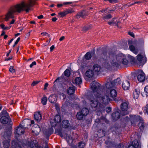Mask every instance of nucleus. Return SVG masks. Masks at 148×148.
<instances>
[{
  "mask_svg": "<svg viewBox=\"0 0 148 148\" xmlns=\"http://www.w3.org/2000/svg\"><path fill=\"white\" fill-rule=\"evenodd\" d=\"M90 86L95 96V98H92L90 99V100L91 106L95 108L93 110H95L96 108L101 107L100 103L97 101L98 100H100L101 103L104 104L107 103L110 101V98L108 95H106V92L104 95L101 97V85L99 83L95 81H93L90 84Z\"/></svg>",
  "mask_w": 148,
  "mask_h": 148,
  "instance_id": "1",
  "label": "nucleus"
},
{
  "mask_svg": "<svg viewBox=\"0 0 148 148\" xmlns=\"http://www.w3.org/2000/svg\"><path fill=\"white\" fill-rule=\"evenodd\" d=\"M35 2V0H29L27 3L23 1L10 8V19H12L10 24H13L14 23L15 20L13 18L15 13L20 12L23 11H25L26 12H29L31 10V7L34 5Z\"/></svg>",
  "mask_w": 148,
  "mask_h": 148,
  "instance_id": "2",
  "label": "nucleus"
},
{
  "mask_svg": "<svg viewBox=\"0 0 148 148\" xmlns=\"http://www.w3.org/2000/svg\"><path fill=\"white\" fill-rule=\"evenodd\" d=\"M128 57H130L132 60L134 58L133 57L130 55H128ZM127 57L122 53L116 56H114L110 62L105 63V66L106 68L109 69L114 66H117L121 64L125 65H127L129 62L128 60H127Z\"/></svg>",
  "mask_w": 148,
  "mask_h": 148,
  "instance_id": "3",
  "label": "nucleus"
},
{
  "mask_svg": "<svg viewBox=\"0 0 148 148\" xmlns=\"http://www.w3.org/2000/svg\"><path fill=\"white\" fill-rule=\"evenodd\" d=\"M124 121L126 123L130 121L132 124L134 123L135 122L138 121L139 122L138 124L139 127L141 130H142L143 128V118L139 116L131 115L129 117L126 116L124 119Z\"/></svg>",
  "mask_w": 148,
  "mask_h": 148,
  "instance_id": "4",
  "label": "nucleus"
},
{
  "mask_svg": "<svg viewBox=\"0 0 148 148\" xmlns=\"http://www.w3.org/2000/svg\"><path fill=\"white\" fill-rule=\"evenodd\" d=\"M9 127L7 125L5 127L3 141L4 148H9Z\"/></svg>",
  "mask_w": 148,
  "mask_h": 148,
  "instance_id": "5",
  "label": "nucleus"
},
{
  "mask_svg": "<svg viewBox=\"0 0 148 148\" xmlns=\"http://www.w3.org/2000/svg\"><path fill=\"white\" fill-rule=\"evenodd\" d=\"M137 58L139 65H143L146 62L147 59L144 52L138 54L137 56Z\"/></svg>",
  "mask_w": 148,
  "mask_h": 148,
  "instance_id": "6",
  "label": "nucleus"
},
{
  "mask_svg": "<svg viewBox=\"0 0 148 148\" xmlns=\"http://www.w3.org/2000/svg\"><path fill=\"white\" fill-rule=\"evenodd\" d=\"M137 75V79L138 80L142 82H144L145 79V75L144 72L142 70L138 71L136 73Z\"/></svg>",
  "mask_w": 148,
  "mask_h": 148,
  "instance_id": "7",
  "label": "nucleus"
},
{
  "mask_svg": "<svg viewBox=\"0 0 148 148\" xmlns=\"http://www.w3.org/2000/svg\"><path fill=\"white\" fill-rule=\"evenodd\" d=\"M61 121V118L60 115H56L54 119H51L50 123L52 127H54L56 126L57 123H60Z\"/></svg>",
  "mask_w": 148,
  "mask_h": 148,
  "instance_id": "8",
  "label": "nucleus"
},
{
  "mask_svg": "<svg viewBox=\"0 0 148 148\" xmlns=\"http://www.w3.org/2000/svg\"><path fill=\"white\" fill-rule=\"evenodd\" d=\"M106 95H108L110 98H114L116 97L117 94L116 90L113 88L110 89L109 90H106Z\"/></svg>",
  "mask_w": 148,
  "mask_h": 148,
  "instance_id": "9",
  "label": "nucleus"
},
{
  "mask_svg": "<svg viewBox=\"0 0 148 148\" xmlns=\"http://www.w3.org/2000/svg\"><path fill=\"white\" fill-rule=\"evenodd\" d=\"M24 126L20 125L16 129L15 133L16 135L20 136L24 134Z\"/></svg>",
  "mask_w": 148,
  "mask_h": 148,
  "instance_id": "10",
  "label": "nucleus"
},
{
  "mask_svg": "<svg viewBox=\"0 0 148 148\" xmlns=\"http://www.w3.org/2000/svg\"><path fill=\"white\" fill-rule=\"evenodd\" d=\"M121 109L123 112H124V115L128 113L127 110L128 108V104L127 103L123 102L121 103Z\"/></svg>",
  "mask_w": 148,
  "mask_h": 148,
  "instance_id": "11",
  "label": "nucleus"
},
{
  "mask_svg": "<svg viewBox=\"0 0 148 148\" xmlns=\"http://www.w3.org/2000/svg\"><path fill=\"white\" fill-rule=\"evenodd\" d=\"M94 73L96 74L100 73L101 72V68L100 66L97 64H95L92 67Z\"/></svg>",
  "mask_w": 148,
  "mask_h": 148,
  "instance_id": "12",
  "label": "nucleus"
},
{
  "mask_svg": "<svg viewBox=\"0 0 148 148\" xmlns=\"http://www.w3.org/2000/svg\"><path fill=\"white\" fill-rule=\"evenodd\" d=\"M120 110H118L116 112H114L112 115V117L113 119L115 120H116L119 119L121 115H123V114H122L121 113L120 114L119 112Z\"/></svg>",
  "mask_w": 148,
  "mask_h": 148,
  "instance_id": "13",
  "label": "nucleus"
},
{
  "mask_svg": "<svg viewBox=\"0 0 148 148\" xmlns=\"http://www.w3.org/2000/svg\"><path fill=\"white\" fill-rule=\"evenodd\" d=\"M128 148H141V146L137 140H134L132 142V145H129Z\"/></svg>",
  "mask_w": 148,
  "mask_h": 148,
  "instance_id": "14",
  "label": "nucleus"
},
{
  "mask_svg": "<svg viewBox=\"0 0 148 148\" xmlns=\"http://www.w3.org/2000/svg\"><path fill=\"white\" fill-rule=\"evenodd\" d=\"M130 84L128 81L125 80L123 82L122 87L124 90H128L130 88Z\"/></svg>",
  "mask_w": 148,
  "mask_h": 148,
  "instance_id": "15",
  "label": "nucleus"
},
{
  "mask_svg": "<svg viewBox=\"0 0 148 148\" xmlns=\"http://www.w3.org/2000/svg\"><path fill=\"white\" fill-rule=\"evenodd\" d=\"M9 121V116L5 118H0L1 123L3 124H6L8 123Z\"/></svg>",
  "mask_w": 148,
  "mask_h": 148,
  "instance_id": "16",
  "label": "nucleus"
},
{
  "mask_svg": "<svg viewBox=\"0 0 148 148\" xmlns=\"http://www.w3.org/2000/svg\"><path fill=\"white\" fill-rule=\"evenodd\" d=\"M9 116V113L5 109L3 110L0 113L1 118H5V117Z\"/></svg>",
  "mask_w": 148,
  "mask_h": 148,
  "instance_id": "17",
  "label": "nucleus"
},
{
  "mask_svg": "<svg viewBox=\"0 0 148 148\" xmlns=\"http://www.w3.org/2000/svg\"><path fill=\"white\" fill-rule=\"evenodd\" d=\"M85 75L88 78H91L94 75V72L92 70H88L86 72Z\"/></svg>",
  "mask_w": 148,
  "mask_h": 148,
  "instance_id": "18",
  "label": "nucleus"
},
{
  "mask_svg": "<svg viewBox=\"0 0 148 148\" xmlns=\"http://www.w3.org/2000/svg\"><path fill=\"white\" fill-rule=\"evenodd\" d=\"M140 90L138 89H136L134 91L133 95V98L135 99H137L140 94Z\"/></svg>",
  "mask_w": 148,
  "mask_h": 148,
  "instance_id": "19",
  "label": "nucleus"
},
{
  "mask_svg": "<svg viewBox=\"0 0 148 148\" xmlns=\"http://www.w3.org/2000/svg\"><path fill=\"white\" fill-rule=\"evenodd\" d=\"M129 48L130 50L134 53L135 54H137V53L138 51V49L134 45H129Z\"/></svg>",
  "mask_w": 148,
  "mask_h": 148,
  "instance_id": "20",
  "label": "nucleus"
},
{
  "mask_svg": "<svg viewBox=\"0 0 148 148\" xmlns=\"http://www.w3.org/2000/svg\"><path fill=\"white\" fill-rule=\"evenodd\" d=\"M70 124L69 121L67 120L63 121L62 123V127L66 128L68 127L69 126Z\"/></svg>",
  "mask_w": 148,
  "mask_h": 148,
  "instance_id": "21",
  "label": "nucleus"
},
{
  "mask_svg": "<svg viewBox=\"0 0 148 148\" xmlns=\"http://www.w3.org/2000/svg\"><path fill=\"white\" fill-rule=\"evenodd\" d=\"M49 101L51 103H55L56 102V99L55 95H51L49 97Z\"/></svg>",
  "mask_w": 148,
  "mask_h": 148,
  "instance_id": "22",
  "label": "nucleus"
},
{
  "mask_svg": "<svg viewBox=\"0 0 148 148\" xmlns=\"http://www.w3.org/2000/svg\"><path fill=\"white\" fill-rule=\"evenodd\" d=\"M85 144L83 142H80L79 143L78 146L76 147L75 146L71 145V147L73 148H84L85 146Z\"/></svg>",
  "mask_w": 148,
  "mask_h": 148,
  "instance_id": "23",
  "label": "nucleus"
},
{
  "mask_svg": "<svg viewBox=\"0 0 148 148\" xmlns=\"http://www.w3.org/2000/svg\"><path fill=\"white\" fill-rule=\"evenodd\" d=\"M35 129L33 131V132L36 135H38L40 131V129L39 126L37 125H35Z\"/></svg>",
  "mask_w": 148,
  "mask_h": 148,
  "instance_id": "24",
  "label": "nucleus"
},
{
  "mask_svg": "<svg viewBox=\"0 0 148 148\" xmlns=\"http://www.w3.org/2000/svg\"><path fill=\"white\" fill-rule=\"evenodd\" d=\"M75 90V88L73 86H70L68 89L67 93L70 95L73 94L74 93Z\"/></svg>",
  "mask_w": 148,
  "mask_h": 148,
  "instance_id": "25",
  "label": "nucleus"
},
{
  "mask_svg": "<svg viewBox=\"0 0 148 148\" xmlns=\"http://www.w3.org/2000/svg\"><path fill=\"white\" fill-rule=\"evenodd\" d=\"M53 130L52 127H51L47 130L44 132V134L47 136H49L53 133Z\"/></svg>",
  "mask_w": 148,
  "mask_h": 148,
  "instance_id": "26",
  "label": "nucleus"
},
{
  "mask_svg": "<svg viewBox=\"0 0 148 148\" xmlns=\"http://www.w3.org/2000/svg\"><path fill=\"white\" fill-rule=\"evenodd\" d=\"M35 119L37 121H40L42 118L41 116L40 113L39 112L36 113L34 114Z\"/></svg>",
  "mask_w": 148,
  "mask_h": 148,
  "instance_id": "27",
  "label": "nucleus"
},
{
  "mask_svg": "<svg viewBox=\"0 0 148 148\" xmlns=\"http://www.w3.org/2000/svg\"><path fill=\"white\" fill-rule=\"evenodd\" d=\"M114 85L111 82H108L106 84V86L107 89L106 90H109L110 89H113Z\"/></svg>",
  "mask_w": 148,
  "mask_h": 148,
  "instance_id": "28",
  "label": "nucleus"
},
{
  "mask_svg": "<svg viewBox=\"0 0 148 148\" xmlns=\"http://www.w3.org/2000/svg\"><path fill=\"white\" fill-rule=\"evenodd\" d=\"M86 15V12L84 11H83L77 15L76 17L77 18H79L80 17L83 18Z\"/></svg>",
  "mask_w": 148,
  "mask_h": 148,
  "instance_id": "29",
  "label": "nucleus"
},
{
  "mask_svg": "<svg viewBox=\"0 0 148 148\" xmlns=\"http://www.w3.org/2000/svg\"><path fill=\"white\" fill-rule=\"evenodd\" d=\"M143 97H147L148 96V86H146L144 88V91L141 93Z\"/></svg>",
  "mask_w": 148,
  "mask_h": 148,
  "instance_id": "30",
  "label": "nucleus"
},
{
  "mask_svg": "<svg viewBox=\"0 0 148 148\" xmlns=\"http://www.w3.org/2000/svg\"><path fill=\"white\" fill-rule=\"evenodd\" d=\"M64 136L66 137V141L69 144H71L72 143L73 140L71 137L69 135L67 136V135L66 136L64 135Z\"/></svg>",
  "mask_w": 148,
  "mask_h": 148,
  "instance_id": "31",
  "label": "nucleus"
},
{
  "mask_svg": "<svg viewBox=\"0 0 148 148\" xmlns=\"http://www.w3.org/2000/svg\"><path fill=\"white\" fill-rule=\"evenodd\" d=\"M82 83V79L81 77H76L75 80V84L76 85Z\"/></svg>",
  "mask_w": 148,
  "mask_h": 148,
  "instance_id": "32",
  "label": "nucleus"
},
{
  "mask_svg": "<svg viewBox=\"0 0 148 148\" xmlns=\"http://www.w3.org/2000/svg\"><path fill=\"white\" fill-rule=\"evenodd\" d=\"M88 110L86 108H83L82 110L81 113L84 116L86 115L88 113Z\"/></svg>",
  "mask_w": 148,
  "mask_h": 148,
  "instance_id": "33",
  "label": "nucleus"
},
{
  "mask_svg": "<svg viewBox=\"0 0 148 148\" xmlns=\"http://www.w3.org/2000/svg\"><path fill=\"white\" fill-rule=\"evenodd\" d=\"M91 54L90 53L88 52L85 55L84 58L83 59H86V60H89L91 58Z\"/></svg>",
  "mask_w": 148,
  "mask_h": 148,
  "instance_id": "34",
  "label": "nucleus"
},
{
  "mask_svg": "<svg viewBox=\"0 0 148 148\" xmlns=\"http://www.w3.org/2000/svg\"><path fill=\"white\" fill-rule=\"evenodd\" d=\"M119 23V21H117V20L115 18L112 19L111 21L109 22L108 23L109 25H112L114 24H116L117 25Z\"/></svg>",
  "mask_w": 148,
  "mask_h": 148,
  "instance_id": "35",
  "label": "nucleus"
},
{
  "mask_svg": "<svg viewBox=\"0 0 148 148\" xmlns=\"http://www.w3.org/2000/svg\"><path fill=\"white\" fill-rule=\"evenodd\" d=\"M83 116L81 112H79L77 113L76 117L78 119L80 120L82 119Z\"/></svg>",
  "mask_w": 148,
  "mask_h": 148,
  "instance_id": "36",
  "label": "nucleus"
},
{
  "mask_svg": "<svg viewBox=\"0 0 148 148\" xmlns=\"http://www.w3.org/2000/svg\"><path fill=\"white\" fill-rule=\"evenodd\" d=\"M114 84L115 85H118L121 83V81L119 78H118L114 81Z\"/></svg>",
  "mask_w": 148,
  "mask_h": 148,
  "instance_id": "37",
  "label": "nucleus"
},
{
  "mask_svg": "<svg viewBox=\"0 0 148 148\" xmlns=\"http://www.w3.org/2000/svg\"><path fill=\"white\" fill-rule=\"evenodd\" d=\"M47 98L45 97H43L42 98L41 100L42 103L43 105H45L47 104Z\"/></svg>",
  "mask_w": 148,
  "mask_h": 148,
  "instance_id": "38",
  "label": "nucleus"
},
{
  "mask_svg": "<svg viewBox=\"0 0 148 148\" xmlns=\"http://www.w3.org/2000/svg\"><path fill=\"white\" fill-rule=\"evenodd\" d=\"M58 14L60 16V17H63L67 14L66 11L59 12Z\"/></svg>",
  "mask_w": 148,
  "mask_h": 148,
  "instance_id": "39",
  "label": "nucleus"
},
{
  "mask_svg": "<svg viewBox=\"0 0 148 148\" xmlns=\"http://www.w3.org/2000/svg\"><path fill=\"white\" fill-rule=\"evenodd\" d=\"M64 74L65 75L68 77L70 75V71L69 70L66 69L64 72Z\"/></svg>",
  "mask_w": 148,
  "mask_h": 148,
  "instance_id": "40",
  "label": "nucleus"
},
{
  "mask_svg": "<svg viewBox=\"0 0 148 148\" xmlns=\"http://www.w3.org/2000/svg\"><path fill=\"white\" fill-rule=\"evenodd\" d=\"M55 133L59 135L61 137H63V135L61 131L59 130H56Z\"/></svg>",
  "mask_w": 148,
  "mask_h": 148,
  "instance_id": "41",
  "label": "nucleus"
},
{
  "mask_svg": "<svg viewBox=\"0 0 148 148\" xmlns=\"http://www.w3.org/2000/svg\"><path fill=\"white\" fill-rule=\"evenodd\" d=\"M15 70L14 69L13 66H11L10 67V72H11L12 73H15Z\"/></svg>",
  "mask_w": 148,
  "mask_h": 148,
  "instance_id": "42",
  "label": "nucleus"
},
{
  "mask_svg": "<svg viewBox=\"0 0 148 148\" xmlns=\"http://www.w3.org/2000/svg\"><path fill=\"white\" fill-rule=\"evenodd\" d=\"M143 110L144 112L147 113L148 115V105L144 108Z\"/></svg>",
  "mask_w": 148,
  "mask_h": 148,
  "instance_id": "43",
  "label": "nucleus"
},
{
  "mask_svg": "<svg viewBox=\"0 0 148 148\" xmlns=\"http://www.w3.org/2000/svg\"><path fill=\"white\" fill-rule=\"evenodd\" d=\"M9 18V11H8L7 14L5 15V19L6 21H8Z\"/></svg>",
  "mask_w": 148,
  "mask_h": 148,
  "instance_id": "44",
  "label": "nucleus"
},
{
  "mask_svg": "<svg viewBox=\"0 0 148 148\" xmlns=\"http://www.w3.org/2000/svg\"><path fill=\"white\" fill-rule=\"evenodd\" d=\"M60 97L61 99L62 98L63 99H64L66 97V96L63 93H61L60 95Z\"/></svg>",
  "mask_w": 148,
  "mask_h": 148,
  "instance_id": "45",
  "label": "nucleus"
},
{
  "mask_svg": "<svg viewBox=\"0 0 148 148\" xmlns=\"http://www.w3.org/2000/svg\"><path fill=\"white\" fill-rule=\"evenodd\" d=\"M111 17V15L110 14H109L106 16H104L103 17V18L105 19H108L110 18Z\"/></svg>",
  "mask_w": 148,
  "mask_h": 148,
  "instance_id": "46",
  "label": "nucleus"
},
{
  "mask_svg": "<svg viewBox=\"0 0 148 148\" xmlns=\"http://www.w3.org/2000/svg\"><path fill=\"white\" fill-rule=\"evenodd\" d=\"M34 146L33 144L32 143V144L30 145V147L31 148H37L38 146L37 144L36 143L34 144Z\"/></svg>",
  "mask_w": 148,
  "mask_h": 148,
  "instance_id": "47",
  "label": "nucleus"
},
{
  "mask_svg": "<svg viewBox=\"0 0 148 148\" xmlns=\"http://www.w3.org/2000/svg\"><path fill=\"white\" fill-rule=\"evenodd\" d=\"M67 14L69 13H71L73 12V11L72 9H69L66 10Z\"/></svg>",
  "mask_w": 148,
  "mask_h": 148,
  "instance_id": "48",
  "label": "nucleus"
},
{
  "mask_svg": "<svg viewBox=\"0 0 148 148\" xmlns=\"http://www.w3.org/2000/svg\"><path fill=\"white\" fill-rule=\"evenodd\" d=\"M111 110V108L110 107H108L106 108V112L108 113L110 112Z\"/></svg>",
  "mask_w": 148,
  "mask_h": 148,
  "instance_id": "49",
  "label": "nucleus"
},
{
  "mask_svg": "<svg viewBox=\"0 0 148 148\" xmlns=\"http://www.w3.org/2000/svg\"><path fill=\"white\" fill-rule=\"evenodd\" d=\"M90 28V26H89L87 27V26H85L83 28V30L84 31H86L89 28Z\"/></svg>",
  "mask_w": 148,
  "mask_h": 148,
  "instance_id": "50",
  "label": "nucleus"
},
{
  "mask_svg": "<svg viewBox=\"0 0 148 148\" xmlns=\"http://www.w3.org/2000/svg\"><path fill=\"white\" fill-rule=\"evenodd\" d=\"M39 82L38 81H34L33 83L32 84V86H34L36 85V84H38Z\"/></svg>",
  "mask_w": 148,
  "mask_h": 148,
  "instance_id": "51",
  "label": "nucleus"
},
{
  "mask_svg": "<svg viewBox=\"0 0 148 148\" xmlns=\"http://www.w3.org/2000/svg\"><path fill=\"white\" fill-rule=\"evenodd\" d=\"M36 65V62L35 61L33 62L30 65V67L32 68L34 65Z\"/></svg>",
  "mask_w": 148,
  "mask_h": 148,
  "instance_id": "52",
  "label": "nucleus"
},
{
  "mask_svg": "<svg viewBox=\"0 0 148 148\" xmlns=\"http://www.w3.org/2000/svg\"><path fill=\"white\" fill-rule=\"evenodd\" d=\"M102 56L104 57V58H105L107 56V53L106 52H103L102 54Z\"/></svg>",
  "mask_w": 148,
  "mask_h": 148,
  "instance_id": "53",
  "label": "nucleus"
},
{
  "mask_svg": "<svg viewBox=\"0 0 148 148\" xmlns=\"http://www.w3.org/2000/svg\"><path fill=\"white\" fill-rule=\"evenodd\" d=\"M41 34H42L43 36L47 35L48 37H50V35L48 34L46 32H43L42 33H41Z\"/></svg>",
  "mask_w": 148,
  "mask_h": 148,
  "instance_id": "54",
  "label": "nucleus"
},
{
  "mask_svg": "<svg viewBox=\"0 0 148 148\" xmlns=\"http://www.w3.org/2000/svg\"><path fill=\"white\" fill-rule=\"evenodd\" d=\"M118 148H124V146L123 144H121L118 145Z\"/></svg>",
  "mask_w": 148,
  "mask_h": 148,
  "instance_id": "55",
  "label": "nucleus"
},
{
  "mask_svg": "<svg viewBox=\"0 0 148 148\" xmlns=\"http://www.w3.org/2000/svg\"><path fill=\"white\" fill-rule=\"evenodd\" d=\"M128 34L132 37H134V34L133 33L131 32H129L128 33Z\"/></svg>",
  "mask_w": 148,
  "mask_h": 148,
  "instance_id": "56",
  "label": "nucleus"
},
{
  "mask_svg": "<svg viewBox=\"0 0 148 148\" xmlns=\"http://www.w3.org/2000/svg\"><path fill=\"white\" fill-rule=\"evenodd\" d=\"M140 3V2H139V1H135V2H133L132 4H131V5H129L128 6H131L133 4H136V3Z\"/></svg>",
  "mask_w": 148,
  "mask_h": 148,
  "instance_id": "57",
  "label": "nucleus"
},
{
  "mask_svg": "<svg viewBox=\"0 0 148 148\" xmlns=\"http://www.w3.org/2000/svg\"><path fill=\"white\" fill-rule=\"evenodd\" d=\"M48 85L49 84L48 83H46L45 84L44 86V90H46L47 89V87L48 86Z\"/></svg>",
  "mask_w": 148,
  "mask_h": 148,
  "instance_id": "58",
  "label": "nucleus"
},
{
  "mask_svg": "<svg viewBox=\"0 0 148 148\" xmlns=\"http://www.w3.org/2000/svg\"><path fill=\"white\" fill-rule=\"evenodd\" d=\"M30 32L28 33L26 35V38H28L30 35Z\"/></svg>",
  "mask_w": 148,
  "mask_h": 148,
  "instance_id": "59",
  "label": "nucleus"
},
{
  "mask_svg": "<svg viewBox=\"0 0 148 148\" xmlns=\"http://www.w3.org/2000/svg\"><path fill=\"white\" fill-rule=\"evenodd\" d=\"M72 3V2H65L64 3V5H66L68 4H71Z\"/></svg>",
  "mask_w": 148,
  "mask_h": 148,
  "instance_id": "60",
  "label": "nucleus"
},
{
  "mask_svg": "<svg viewBox=\"0 0 148 148\" xmlns=\"http://www.w3.org/2000/svg\"><path fill=\"white\" fill-rule=\"evenodd\" d=\"M65 38V37L64 36H62L59 39V40L60 41H62Z\"/></svg>",
  "mask_w": 148,
  "mask_h": 148,
  "instance_id": "61",
  "label": "nucleus"
},
{
  "mask_svg": "<svg viewBox=\"0 0 148 148\" xmlns=\"http://www.w3.org/2000/svg\"><path fill=\"white\" fill-rule=\"evenodd\" d=\"M54 48V45H52L50 48L51 51H52Z\"/></svg>",
  "mask_w": 148,
  "mask_h": 148,
  "instance_id": "62",
  "label": "nucleus"
},
{
  "mask_svg": "<svg viewBox=\"0 0 148 148\" xmlns=\"http://www.w3.org/2000/svg\"><path fill=\"white\" fill-rule=\"evenodd\" d=\"M57 20V18L56 17H54L52 18V20L53 22L56 21Z\"/></svg>",
  "mask_w": 148,
  "mask_h": 148,
  "instance_id": "63",
  "label": "nucleus"
},
{
  "mask_svg": "<svg viewBox=\"0 0 148 148\" xmlns=\"http://www.w3.org/2000/svg\"><path fill=\"white\" fill-rule=\"evenodd\" d=\"M43 17V16L42 15H41L40 16H38V18L39 19H41Z\"/></svg>",
  "mask_w": 148,
  "mask_h": 148,
  "instance_id": "64",
  "label": "nucleus"
}]
</instances>
